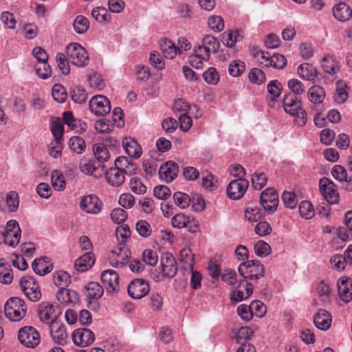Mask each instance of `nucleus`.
<instances>
[{"instance_id":"obj_1","label":"nucleus","mask_w":352,"mask_h":352,"mask_svg":"<svg viewBox=\"0 0 352 352\" xmlns=\"http://www.w3.org/2000/svg\"><path fill=\"white\" fill-rule=\"evenodd\" d=\"M283 107L286 113L296 116V121L299 126H304L307 123V113L301 107L300 96L294 94H285Z\"/></svg>"},{"instance_id":"obj_2","label":"nucleus","mask_w":352,"mask_h":352,"mask_svg":"<svg viewBox=\"0 0 352 352\" xmlns=\"http://www.w3.org/2000/svg\"><path fill=\"white\" fill-rule=\"evenodd\" d=\"M4 312L9 320L17 322L25 316L27 305L23 299L19 297H11L5 304Z\"/></svg>"},{"instance_id":"obj_3","label":"nucleus","mask_w":352,"mask_h":352,"mask_svg":"<svg viewBox=\"0 0 352 352\" xmlns=\"http://www.w3.org/2000/svg\"><path fill=\"white\" fill-rule=\"evenodd\" d=\"M58 305L49 302H41L37 309V314L41 322L49 324L50 327L57 323L56 320L60 314Z\"/></svg>"},{"instance_id":"obj_4","label":"nucleus","mask_w":352,"mask_h":352,"mask_svg":"<svg viewBox=\"0 0 352 352\" xmlns=\"http://www.w3.org/2000/svg\"><path fill=\"white\" fill-rule=\"evenodd\" d=\"M66 54L69 62L77 67H85L89 63L87 52L77 43H72L67 46Z\"/></svg>"},{"instance_id":"obj_5","label":"nucleus","mask_w":352,"mask_h":352,"mask_svg":"<svg viewBox=\"0 0 352 352\" xmlns=\"http://www.w3.org/2000/svg\"><path fill=\"white\" fill-rule=\"evenodd\" d=\"M239 272L245 279H258L265 274V268L258 261L250 260L241 263Z\"/></svg>"},{"instance_id":"obj_6","label":"nucleus","mask_w":352,"mask_h":352,"mask_svg":"<svg viewBox=\"0 0 352 352\" xmlns=\"http://www.w3.org/2000/svg\"><path fill=\"white\" fill-rule=\"evenodd\" d=\"M20 286L26 297L32 302H37L41 298V292L36 281L31 276L21 278Z\"/></svg>"},{"instance_id":"obj_7","label":"nucleus","mask_w":352,"mask_h":352,"mask_svg":"<svg viewBox=\"0 0 352 352\" xmlns=\"http://www.w3.org/2000/svg\"><path fill=\"white\" fill-rule=\"evenodd\" d=\"M18 338L26 347L34 348L40 342V333L32 326H25L19 331Z\"/></svg>"},{"instance_id":"obj_8","label":"nucleus","mask_w":352,"mask_h":352,"mask_svg":"<svg viewBox=\"0 0 352 352\" xmlns=\"http://www.w3.org/2000/svg\"><path fill=\"white\" fill-rule=\"evenodd\" d=\"M254 286L245 279L239 280L232 288L230 299L239 302L248 298L252 294Z\"/></svg>"},{"instance_id":"obj_9","label":"nucleus","mask_w":352,"mask_h":352,"mask_svg":"<svg viewBox=\"0 0 352 352\" xmlns=\"http://www.w3.org/2000/svg\"><path fill=\"white\" fill-rule=\"evenodd\" d=\"M278 195L273 188H267L261 193L260 204L265 211L274 212L278 206Z\"/></svg>"},{"instance_id":"obj_10","label":"nucleus","mask_w":352,"mask_h":352,"mask_svg":"<svg viewBox=\"0 0 352 352\" xmlns=\"http://www.w3.org/2000/svg\"><path fill=\"white\" fill-rule=\"evenodd\" d=\"M320 189L324 199L329 204H338L339 201V193L336 185L329 179L323 177L320 180Z\"/></svg>"},{"instance_id":"obj_11","label":"nucleus","mask_w":352,"mask_h":352,"mask_svg":"<svg viewBox=\"0 0 352 352\" xmlns=\"http://www.w3.org/2000/svg\"><path fill=\"white\" fill-rule=\"evenodd\" d=\"M89 109L97 116H104L111 111L110 101L104 96H95L89 101Z\"/></svg>"},{"instance_id":"obj_12","label":"nucleus","mask_w":352,"mask_h":352,"mask_svg":"<svg viewBox=\"0 0 352 352\" xmlns=\"http://www.w3.org/2000/svg\"><path fill=\"white\" fill-rule=\"evenodd\" d=\"M149 290L148 283L142 278L131 280L127 288L129 295L134 299H140L144 297Z\"/></svg>"},{"instance_id":"obj_13","label":"nucleus","mask_w":352,"mask_h":352,"mask_svg":"<svg viewBox=\"0 0 352 352\" xmlns=\"http://www.w3.org/2000/svg\"><path fill=\"white\" fill-rule=\"evenodd\" d=\"M248 186L249 182L247 179L243 178L234 179L230 182L227 187L228 196L233 200L239 199L244 195Z\"/></svg>"},{"instance_id":"obj_14","label":"nucleus","mask_w":352,"mask_h":352,"mask_svg":"<svg viewBox=\"0 0 352 352\" xmlns=\"http://www.w3.org/2000/svg\"><path fill=\"white\" fill-rule=\"evenodd\" d=\"M104 168V164L97 166L94 160L87 158L81 159L79 163V169L82 173L97 178L102 176Z\"/></svg>"},{"instance_id":"obj_15","label":"nucleus","mask_w":352,"mask_h":352,"mask_svg":"<svg viewBox=\"0 0 352 352\" xmlns=\"http://www.w3.org/2000/svg\"><path fill=\"white\" fill-rule=\"evenodd\" d=\"M72 337L74 344L80 347L89 346L95 340L94 333L87 328L76 329Z\"/></svg>"},{"instance_id":"obj_16","label":"nucleus","mask_w":352,"mask_h":352,"mask_svg":"<svg viewBox=\"0 0 352 352\" xmlns=\"http://www.w3.org/2000/svg\"><path fill=\"white\" fill-rule=\"evenodd\" d=\"M102 207V201L93 195L83 197L80 202V209L86 213L98 214L101 211Z\"/></svg>"},{"instance_id":"obj_17","label":"nucleus","mask_w":352,"mask_h":352,"mask_svg":"<svg viewBox=\"0 0 352 352\" xmlns=\"http://www.w3.org/2000/svg\"><path fill=\"white\" fill-rule=\"evenodd\" d=\"M101 280L107 292H115L119 289V276L113 270H107L102 272Z\"/></svg>"},{"instance_id":"obj_18","label":"nucleus","mask_w":352,"mask_h":352,"mask_svg":"<svg viewBox=\"0 0 352 352\" xmlns=\"http://www.w3.org/2000/svg\"><path fill=\"white\" fill-rule=\"evenodd\" d=\"M178 171V165L174 162L169 161L160 167L158 173L162 180L170 182L175 178Z\"/></svg>"},{"instance_id":"obj_19","label":"nucleus","mask_w":352,"mask_h":352,"mask_svg":"<svg viewBox=\"0 0 352 352\" xmlns=\"http://www.w3.org/2000/svg\"><path fill=\"white\" fill-rule=\"evenodd\" d=\"M161 266L162 274L167 278H173L177 271V263L170 254H166L162 257Z\"/></svg>"},{"instance_id":"obj_20","label":"nucleus","mask_w":352,"mask_h":352,"mask_svg":"<svg viewBox=\"0 0 352 352\" xmlns=\"http://www.w3.org/2000/svg\"><path fill=\"white\" fill-rule=\"evenodd\" d=\"M338 290L341 300L345 303L352 300V280L348 278H340L338 281Z\"/></svg>"},{"instance_id":"obj_21","label":"nucleus","mask_w":352,"mask_h":352,"mask_svg":"<svg viewBox=\"0 0 352 352\" xmlns=\"http://www.w3.org/2000/svg\"><path fill=\"white\" fill-rule=\"evenodd\" d=\"M56 298L60 303L64 305L78 303L80 301L78 293L65 287L60 288L56 294Z\"/></svg>"},{"instance_id":"obj_22","label":"nucleus","mask_w":352,"mask_h":352,"mask_svg":"<svg viewBox=\"0 0 352 352\" xmlns=\"http://www.w3.org/2000/svg\"><path fill=\"white\" fill-rule=\"evenodd\" d=\"M334 17L340 22H346L352 16V9L346 3L341 2L333 6L332 9Z\"/></svg>"},{"instance_id":"obj_23","label":"nucleus","mask_w":352,"mask_h":352,"mask_svg":"<svg viewBox=\"0 0 352 352\" xmlns=\"http://www.w3.org/2000/svg\"><path fill=\"white\" fill-rule=\"evenodd\" d=\"M50 328V334L56 344L62 346L67 344L68 335L63 324L56 323Z\"/></svg>"},{"instance_id":"obj_24","label":"nucleus","mask_w":352,"mask_h":352,"mask_svg":"<svg viewBox=\"0 0 352 352\" xmlns=\"http://www.w3.org/2000/svg\"><path fill=\"white\" fill-rule=\"evenodd\" d=\"M124 174L122 170L116 167H111L105 170L107 182L113 186L118 187L124 183L125 179Z\"/></svg>"},{"instance_id":"obj_25","label":"nucleus","mask_w":352,"mask_h":352,"mask_svg":"<svg viewBox=\"0 0 352 352\" xmlns=\"http://www.w3.org/2000/svg\"><path fill=\"white\" fill-rule=\"evenodd\" d=\"M115 167L122 170L126 175H131L135 173L136 164L125 156H120L114 161Z\"/></svg>"},{"instance_id":"obj_26","label":"nucleus","mask_w":352,"mask_h":352,"mask_svg":"<svg viewBox=\"0 0 352 352\" xmlns=\"http://www.w3.org/2000/svg\"><path fill=\"white\" fill-rule=\"evenodd\" d=\"M125 152L134 159H138L142 155V148L137 141L131 138H126L122 141Z\"/></svg>"},{"instance_id":"obj_27","label":"nucleus","mask_w":352,"mask_h":352,"mask_svg":"<svg viewBox=\"0 0 352 352\" xmlns=\"http://www.w3.org/2000/svg\"><path fill=\"white\" fill-rule=\"evenodd\" d=\"M316 327L322 331L329 329L331 324V316L324 309H320L314 319Z\"/></svg>"},{"instance_id":"obj_28","label":"nucleus","mask_w":352,"mask_h":352,"mask_svg":"<svg viewBox=\"0 0 352 352\" xmlns=\"http://www.w3.org/2000/svg\"><path fill=\"white\" fill-rule=\"evenodd\" d=\"M126 258V252H123L122 248H117L111 251L108 259L112 266L121 267L127 264Z\"/></svg>"},{"instance_id":"obj_29","label":"nucleus","mask_w":352,"mask_h":352,"mask_svg":"<svg viewBox=\"0 0 352 352\" xmlns=\"http://www.w3.org/2000/svg\"><path fill=\"white\" fill-rule=\"evenodd\" d=\"M94 255L91 252H87L81 256L75 261V267L79 272H85L91 268L94 263Z\"/></svg>"},{"instance_id":"obj_30","label":"nucleus","mask_w":352,"mask_h":352,"mask_svg":"<svg viewBox=\"0 0 352 352\" xmlns=\"http://www.w3.org/2000/svg\"><path fill=\"white\" fill-rule=\"evenodd\" d=\"M297 72L301 78L307 80H313L318 75L316 67L307 63L299 65Z\"/></svg>"},{"instance_id":"obj_31","label":"nucleus","mask_w":352,"mask_h":352,"mask_svg":"<svg viewBox=\"0 0 352 352\" xmlns=\"http://www.w3.org/2000/svg\"><path fill=\"white\" fill-rule=\"evenodd\" d=\"M322 67L326 73L336 74L340 71L338 62L331 56H327L322 59Z\"/></svg>"},{"instance_id":"obj_32","label":"nucleus","mask_w":352,"mask_h":352,"mask_svg":"<svg viewBox=\"0 0 352 352\" xmlns=\"http://www.w3.org/2000/svg\"><path fill=\"white\" fill-rule=\"evenodd\" d=\"M13 280V274L8 263L0 259V282L3 284H10Z\"/></svg>"},{"instance_id":"obj_33","label":"nucleus","mask_w":352,"mask_h":352,"mask_svg":"<svg viewBox=\"0 0 352 352\" xmlns=\"http://www.w3.org/2000/svg\"><path fill=\"white\" fill-rule=\"evenodd\" d=\"M309 100L314 104H320L325 98L324 89L320 86H313L308 91Z\"/></svg>"},{"instance_id":"obj_34","label":"nucleus","mask_w":352,"mask_h":352,"mask_svg":"<svg viewBox=\"0 0 352 352\" xmlns=\"http://www.w3.org/2000/svg\"><path fill=\"white\" fill-rule=\"evenodd\" d=\"M45 259H48V258L41 257L39 259H36L33 261L32 267L36 274L42 276L51 272L52 267L47 265Z\"/></svg>"},{"instance_id":"obj_35","label":"nucleus","mask_w":352,"mask_h":352,"mask_svg":"<svg viewBox=\"0 0 352 352\" xmlns=\"http://www.w3.org/2000/svg\"><path fill=\"white\" fill-rule=\"evenodd\" d=\"M93 152L98 162L102 164L110 158L109 151L103 144H94L93 146Z\"/></svg>"},{"instance_id":"obj_36","label":"nucleus","mask_w":352,"mask_h":352,"mask_svg":"<svg viewBox=\"0 0 352 352\" xmlns=\"http://www.w3.org/2000/svg\"><path fill=\"white\" fill-rule=\"evenodd\" d=\"M161 50L166 58L172 59L177 55L178 52L177 47L171 41L165 39L160 43Z\"/></svg>"},{"instance_id":"obj_37","label":"nucleus","mask_w":352,"mask_h":352,"mask_svg":"<svg viewBox=\"0 0 352 352\" xmlns=\"http://www.w3.org/2000/svg\"><path fill=\"white\" fill-rule=\"evenodd\" d=\"M92 17L100 23H108L111 21V16L104 8L97 7L91 11Z\"/></svg>"},{"instance_id":"obj_38","label":"nucleus","mask_w":352,"mask_h":352,"mask_svg":"<svg viewBox=\"0 0 352 352\" xmlns=\"http://www.w3.org/2000/svg\"><path fill=\"white\" fill-rule=\"evenodd\" d=\"M51 182L56 190H63L65 188V181L63 175L60 170H53L51 174Z\"/></svg>"},{"instance_id":"obj_39","label":"nucleus","mask_w":352,"mask_h":352,"mask_svg":"<svg viewBox=\"0 0 352 352\" xmlns=\"http://www.w3.org/2000/svg\"><path fill=\"white\" fill-rule=\"evenodd\" d=\"M69 146L72 151L78 155L82 154L86 148L85 140L79 136L72 137L69 140Z\"/></svg>"},{"instance_id":"obj_40","label":"nucleus","mask_w":352,"mask_h":352,"mask_svg":"<svg viewBox=\"0 0 352 352\" xmlns=\"http://www.w3.org/2000/svg\"><path fill=\"white\" fill-rule=\"evenodd\" d=\"M250 81L255 85H261L266 81L265 72L258 68H252L248 74Z\"/></svg>"},{"instance_id":"obj_41","label":"nucleus","mask_w":352,"mask_h":352,"mask_svg":"<svg viewBox=\"0 0 352 352\" xmlns=\"http://www.w3.org/2000/svg\"><path fill=\"white\" fill-rule=\"evenodd\" d=\"M73 27L78 34H83L89 29V21L85 16L78 15L74 21Z\"/></svg>"},{"instance_id":"obj_42","label":"nucleus","mask_w":352,"mask_h":352,"mask_svg":"<svg viewBox=\"0 0 352 352\" xmlns=\"http://www.w3.org/2000/svg\"><path fill=\"white\" fill-rule=\"evenodd\" d=\"M253 336V331L248 327H241L236 333L235 339L241 345L248 344V341Z\"/></svg>"},{"instance_id":"obj_43","label":"nucleus","mask_w":352,"mask_h":352,"mask_svg":"<svg viewBox=\"0 0 352 352\" xmlns=\"http://www.w3.org/2000/svg\"><path fill=\"white\" fill-rule=\"evenodd\" d=\"M202 44L205 46V50L216 53L220 46L219 41L212 35H206L202 39Z\"/></svg>"},{"instance_id":"obj_44","label":"nucleus","mask_w":352,"mask_h":352,"mask_svg":"<svg viewBox=\"0 0 352 352\" xmlns=\"http://www.w3.org/2000/svg\"><path fill=\"white\" fill-rule=\"evenodd\" d=\"M87 296L93 299L100 298L104 292L102 287L96 282H91L87 286Z\"/></svg>"},{"instance_id":"obj_45","label":"nucleus","mask_w":352,"mask_h":352,"mask_svg":"<svg viewBox=\"0 0 352 352\" xmlns=\"http://www.w3.org/2000/svg\"><path fill=\"white\" fill-rule=\"evenodd\" d=\"M245 65L244 62L240 60H236L230 63L228 72L232 76L238 77L245 72Z\"/></svg>"},{"instance_id":"obj_46","label":"nucleus","mask_w":352,"mask_h":352,"mask_svg":"<svg viewBox=\"0 0 352 352\" xmlns=\"http://www.w3.org/2000/svg\"><path fill=\"white\" fill-rule=\"evenodd\" d=\"M56 60L61 73L65 76L68 75L70 72L69 60L68 58H66L65 54L58 53L56 56Z\"/></svg>"},{"instance_id":"obj_47","label":"nucleus","mask_w":352,"mask_h":352,"mask_svg":"<svg viewBox=\"0 0 352 352\" xmlns=\"http://www.w3.org/2000/svg\"><path fill=\"white\" fill-rule=\"evenodd\" d=\"M173 199L175 204L182 209L188 207L192 201L188 195L182 192H175L173 195Z\"/></svg>"},{"instance_id":"obj_48","label":"nucleus","mask_w":352,"mask_h":352,"mask_svg":"<svg viewBox=\"0 0 352 352\" xmlns=\"http://www.w3.org/2000/svg\"><path fill=\"white\" fill-rule=\"evenodd\" d=\"M54 282L60 288L65 287L71 283V277L67 272L58 271L54 276Z\"/></svg>"},{"instance_id":"obj_49","label":"nucleus","mask_w":352,"mask_h":352,"mask_svg":"<svg viewBox=\"0 0 352 352\" xmlns=\"http://www.w3.org/2000/svg\"><path fill=\"white\" fill-rule=\"evenodd\" d=\"M180 260L186 265V268H189L190 270H192L194 265V254L190 248H185L180 251Z\"/></svg>"},{"instance_id":"obj_50","label":"nucleus","mask_w":352,"mask_h":352,"mask_svg":"<svg viewBox=\"0 0 352 352\" xmlns=\"http://www.w3.org/2000/svg\"><path fill=\"white\" fill-rule=\"evenodd\" d=\"M35 70L37 76L42 79H47L52 75V69L47 61L37 63L35 65Z\"/></svg>"},{"instance_id":"obj_51","label":"nucleus","mask_w":352,"mask_h":352,"mask_svg":"<svg viewBox=\"0 0 352 352\" xmlns=\"http://www.w3.org/2000/svg\"><path fill=\"white\" fill-rule=\"evenodd\" d=\"M1 235L5 243L12 247H15L19 243L21 233L16 232H1Z\"/></svg>"},{"instance_id":"obj_52","label":"nucleus","mask_w":352,"mask_h":352,"mask_svg":"<svg viewBox=\"0 0 352 352\" xmlns=\"http://www.w3.org/2000/svg\"><path fill=\"white\" fill-rule=\"evenodd\" d=\"M52 95L54 100L59 103H63L67 99L65 89L60 84H56L53 86Z\"/></svg>"},{"instance_id":"obj_53","label":"nucleus","mask_w":352,"mask_h":352,"mask_svg":"<svg viewBox=\"0 0 352 352\" xmlns=\"http://www.w3.org/2000/svg\"><path fill=\"white\" fill-rule=\"evenodd\" d=\"M299 212L300 215L307 219H311L315 215V210L310 201H303L300 204Z\"/></svg>"},{"instance_id":"obj_54","label":"nucleus","mask_w":352,"mask_h":352,"mask_svg":"<svg viewBox=\"0 0 352 352\" xmlns=\"http://www.w3.org/2000/svg\"><path fill=\"white\" fill-rule=\"evenodd\" d=\"M283 89L282 84L278 80H271L267 85L268 93L272 96V101H275L279 97Z\"/></svg>"},{"instance_id":"obj_55","label":"nucleus","mask_w":352,"mask_h":352,"mask_svg":"<svg viewBox=\"0 0 352 352\" xmlns=\"http://www.w3.org/2000/svg\"><path fill=\"white\" fill-rule=\"evenodd\" d=\"M6 204L10 212H15L19 205V195L15 191H10L6 195Z\"/></svg>"},{"instance_id":"obj_56","label":"nucleus","mask_w":352,"mask_h":352,"mask_svg":"<svg viewBox=\"0 0 352 352\" xmlns=\"http://www.w3.org/2000/svg\"><path fill=\"white\" fill-rule=\"evenodd\" d=\"M287 65L286 58L280 54H275L272 56L270 63H266V67H273L278 69H283Z\"/></svg>"},{"instance_id":"obj_57","label":"nucleus","mask_w":352,"mask_h":352,"mask_svg":"<svg viewBox=\"0 0 352 352\" xmlns=\"http://www.w3.org/2000/svg\"><path fill=\"white\" fill-rule=\"evenodd\" d=\"M129 187L131 191L137 195H143L146 192V186L137 177H133L130 179Z\"/></svg>"},{"instance_id":"obj_58","label":"nucleus","mask_w":352,"mask_h":352,"mask_svg":"<svg viewBox=\"0 0 352 352\" xmlns=\"http://www.w3.org/2000/svg\"><path fill=\"white\" fill-rule=\"evenodd\" d=\"M252 185L256 190H261L267 182V177L264 173H254L252 177Z\"/></svg>"},{"instance_id":"obj_59","label":"nucleus","mask_w":352,"mask_h":352,"mask_svg":"<svg viewBox=\"0 0 352 352\" xmlns=\"http://www.w3.org/2000/svg\"><path fill=\"white\" fill-rule=\"evenodd\" d=\"M70 94L72 100L78 104L85 102L87 98L86 91L80 87H74Z\"/></svg>"},{"instance_id":"obj_60","label":"nucleus","mask_w":352,"mask_h":352,"mask_svg":"<svg viewBox=\"0 0 352 352\" xmlns=\"http://www.w3.org/2000/svg\"><path fill=\"white\" fill-rule=\"evenodd\" d=\"M209 28L214 32H219L224 28V21L220 16H211L208 21Z\"/></svg>"},{"instance_id":"obj_61","label":"nucleus","mask_w":352,"mask_h":352,"mask_svg":"<svg viewBox=\"0 0 352 352\" xmlns=\"http://www.w3.org/2000/svg\"><path fill=\"white\" fill-rule=\"evenodd\" d=\"M190 217L186 216L184 213H178L173 216L171 219V223L173 227L177 228H183L188 226L189 223V219Z\"/></svg>"},{"instance_id":"obj_62","label":"nucleus","mask_w":352,"mask_h":352,"mask_svg":"<svg viewBox=\"0 0 352 352\" xmlns=\"http://www.w3.org/2000/svg\"><path fill=\"white\" fill-rule=\"evenodd\" d=\"M250 306L252 313L256 317L261 318L264 316L267 312L266 306L260 300H254L251 302Z\"/></svg>"},{"instance_id":"obj_63","label":"nucleus","mask_w":352,"mask_h":352,"mask_svg":"<svg viewBox=\"0 0 352 352\" xmlns=\"http://www.w3.org/2000/svg\"><path fill=\"white\" fill-rule=\"evenodd\" d=\"M285 206L288 208H295L298 204L296 195L294 192L285 191L282 195Z\"/></svg>"},{"instance_id":"obj_64","label":"nucleus","mask_w":352,"mask_h":352,"mask_svg":"<svg viewBox=\"0 0 352 352\" xmlns=\"http://www.w3.org/2000/svg\"><path fill=\"white\" fill-rule=\"evenodd\" d=\"M135 230L142 237H148L152 232L150 224L144 220L138 221L135 225Z\"/></svg>"}]
</instances>
